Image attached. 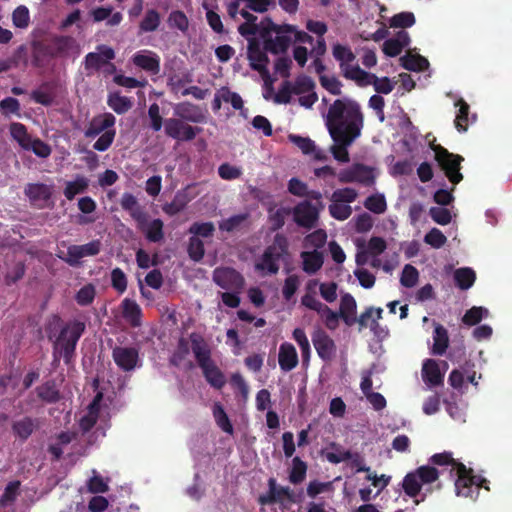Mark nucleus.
<instances>
[{"instance_id": "f257e3e1", "label": "nucleus", "mask_w": 512, "mask_h": 512, "mask_svg": "<svg viewBox=\"0 0 512 512\" xmlns=\"http://www.w3.org/2000/svg\"><path fill=\"white\" fill-rule=\"evenodd\" d=\"M363 122V114L356 101L336 99L330 105L326 115V127L335 142L331 153L337 161L349 162L347 148L360 136Z\"/></svg>"}, {"instance_id": "f03ea898", "label": "nucleus", "mask_w": 512, "mask_h": 512, "mask_svg": "<svg viewBox=\"0 0 512 512\" xmlns=\"http://www.w3.org/2000/svg\"><path fill=\"white\" fill-rule=\"evenodd\" d=\"M429 462L437 466H450V475L454 478L455 491L458 496L473 498L479 494V489L487 480L473 474L471 468L453 458L451 452H442L432 455Z\"/></svg>"}, {"instance_id": "7ed1b4c3", "label": "nucleus", "mask_w": 512, "mask_h": 512, "mask_svg": "<svg viewBox=\"0 0 512 512\" xmlns=\"http://www.w3.org/2000/svg\"><path fill=\"white\" fill-rule=\"evenodd\" d=\"M85 323L74 320L70 321L60 329L53 342V364L58 365L63 358L64 363L69 366L74 361L76 346L85 331Z\"/></svg>"}, {"instance_id": "20e7f679", "label": "nucleus", "mask_w": 512, "mask_h": 512, "mask_svg": "<svg viewBox=\"0 0 512 512\" xmlns=\"http://www.w3.org/2000/svg\"><path fill=\"white\" fill-rule=\"evenodd\" d=\"M262 39L265 51L278 55L285 53L293 42L292 33L295 26L291 24H276L271 18H264Z\"/></svg>"}, {"instance_id": "39448f33", "label": "nucleus", "mask_w": 512, "mask_h": 512, "mask_svg": "<svg viewBox=\"0 0 512 512\" xmlns=\"http://www.w3.org/2000/svg\"><path fill=\"white\" fill-rule=\"evenodd\" d=\"M74 40L70 36H55L48 42L35 41L33 48V65L41 66L45 58H58L68 55Z\"/></svg>"}, {"instance_id": "423d86ee", "label": "nucleus", "mask_w": 512, "mask_h": 512, "mask_svg": "<svg viewBox=\"0 0 512 512\" xmlns=\"http://www.w3.org/2000/svg\"><path fill=\"white\" fill-rule=\"evenodd\" d=\"M429 147L433 150L434 159L448 180L454 185L460 183L463 180L460 170L464 158L459 154L449 152L440 144H436L435 141L431 142Z\"/></svg>"}, {"instance_id": "0eeeda50", "label": "nucleus", "mask_w": 512, "mask_h": 512, "mask_svg": "<svg viewBox=\"0 0 512 512\" xmlns=\"http://www.w3.org/2000/svg\"><path fill=\"white\" fill-rule=\"evenodd\" d=\"M289 243L285 235L277 233L274 236L273 242L269 245L262 257L261 262L256 264V269L267 271L269 274H277L279 271L278 262L280 259L288 254Z\"/></svg>"}, {"instance_id": "6e6552de", "label": "nucleus", "mask_w": 512, "mask_h": 512, "mask_svg": "<svg viewBox=\"0 0 512 512\" xmlns=\"http://www.w3.org/2000/svg\"><path fill=\"white\" fill-rule=\"evenodd\" d=\"M438 478V469L430 465H423L406 474L402 481V488L407 496L415 498L420 494L423 485L431 484Z\"/></svg>"}, {"instance_id": "1a4fd4ad", "label": "nucleus", "mask_w": 512, "mask_h": 512, "mask_svg": "<svg viewBox=\"0 0 512 512\" xmlns=\"http://www.w3.org/2000/svg\"><path fill=\"white\" fill-rule=\"evenodd\" d=\"M213 282L225 291L242 292L245 286L243 275L232 267H217L212 273Z\"/></svg>"}, {"instance_id": "9d476101", "label": "nucleus", "mask_w": 512, "mask_h": 512, "mask_svg": "<svg viewBox=\"0 0 512 512\" xmlns=\"http://www.w3.org/2000/svg\"><path fill=\"white\" fill-rule=\"evenodd\" d=\"M301 304L306 308L317 312L327 329L334 331L339 326L341 318L339 312L333 311L328 305L322 303L313 294L306 293L301 298Z\"/></svg>"}, {"instance_id": "9b49d317", "label": "nucleus", "mask_w": 512, "mask_h": 512, "mask_svg": "<svg viewBox=\"0 0 512 512\" xmlns=\"http://www.w3.org/2000/svg\"><path fill=\"white\" fill-rule=\"evenodd\" d=\"M338 180L341 183H360L371 186L375 182L373 169L361 163L353 164L351 167L342 169L338 173Z\"/></svg>"}, {"instance_id": "f8f14e48", "label": "nucleus", "mask_w": 512, "mask_h": 512, "mask_svg": "<svg viewBox=\"0 0 512 512\" xmlns=\"http://www.w3.org/2000/svg\"><path fill=\"white\" fill-rule=\"evenodd\" d=\"M115 58V51L112 47L100 44L95 52H89L84 58V69L87 75L99 72L109 61Z\"/></svg>"}, {"instance_id": "ddd939ff", "label": "nucleus", "mask_w": 512, "mask_h": 512, "mask_svg": "<svg viewBox=\"0 0 512 512\" xmlns=\"http://www.w3.org/2000/svg\"><path fill=\"white\" fill-rule=\"evenodd\" d=\"M201 131L202 128L185 124L179 118H169L165 121L166 135L176 140L192 141Z\"/></svg>"}, {"instance_id": "4468645a", "label": "nucleus", "mask_w": 512, "mask_h": 512, "mask_svg": "<svg viewBox=\"0 0 512 512\" xmlns=\"http://www.w3.org/2000/svg\"><path fill=\"white\" fill-rule=\"evenodd\" d=\"M102 243L99 239L92 240L83 245H70L64 261L72 267L80 264V259L87 256H96L100 253Z\"/></svg>"}, {"instance_id": "2eb2a0df", "label": "nucleus", "mask_w": 512, "mask_h": 512, "mask_svg": "<svg viewBox=\"0 0 512 512\" xmlns=\"http://www.w3.org/2000/svg\"><path fill=\"white\" fill-rule=\"evenodd\" d=\"M115 364L125 372L134 370L139 361V352L134 347L116 346L112 350Z\"/></svg>"}, {"instance_id": "dca6fc26", "label": "nucleus", "mask_w": 512, "mask_h": 512, "mask_svg": "<svg viewBox=\"0 0 512 512\" xmlns=\"http://www.w3.org/2000/svg\"><path fill=\"white\" fill-rule=\"evenodd\" d=\"M312 342L318 356L323 361H330L335 356L336 344L324 330H315L312 334Z\"/></svg>"}, {"instance_id": "f3484780", "label": "nucleus", "mask_w": 512, "mask_h": 512, "mask_svg": "<svg viewBox=\"0 0 512 512\" xmlns=\"http://www.w3.org/2000/svg\"><path fill=\"white\" fill-rule=\"evenodd\" d=\"M293 216L298 226L311 229L318 220V210L311 202L305 200L294 207Z\"/></svg>"}, {"instance_id": "a211bd4d", "label": "nucleus", "mask_w": 512, "mask_h": 512, "mask_svg": "<svg viewBox=\"0 0 512 512\" xmlns=\"http://www.w3.org/2000/svg\"><path fill=\"white\" fill-rule=\"evenodd\" d=\"M53 187L44 183H28L24 188V194L31 204L44 207L52 197Z\"/></svg>"}, {"instance_id": "6ab92c4d", "label": "nucleus", "mask_w": 512, "mask_h": 512, "mask_svg": "<svg viewBox=\"0 0 512 512\" xmlns=\"http://www.w3.org/2000/svg\"><path fill=\"white\" fill-rule=\"evenodd\" d=\"M116 118L112 113H103L96 115L89 122L84 135L86 138H95L105 131L114 129Z\"/></svg>"}, {"instance_id": "aec40b11", "label": "nucleus", "mask_w": 512, "mask_h": 512, "mask_svg": "<svg viewBox=\"0 0 512 512\" xmlns=\"http://www.w3.org/2000/svg\"><path fill=\"white\" fill-rule=\"evenodd\" d=\"M135 66L142 70L156 75L160 72V57L153 51L141 50L132 57Z\"/></svg>"}, {"instance_id": "412c9836", "label": "nucleus", "mask_w": 512, "mask_h": 512, "mask_svg": "<svg viewBox=\"0 0 512 512\" xmlns=\"http://www.w3.org/2000/svg\"><path fill=\"white\" fill-rule=\"evenodd\" d=\"M174 114L182 121H189L193 123H204L206 116L202 109L191 102H182L174 108Z\"/></svg>"}, {"instance_id": "4be33fe9", "label": "nucleus", "mask_w": 512, "mask_h": 512, "mask_svg": "<svg viewBox=\"0 0 512 512\" xmlns=\"http://www.w3.org/2000/svg\"><path fill=\"white\" fill-rule=\"evenodd\" d=\"M189 340L191 342V349L198 366L202 364L204 365V363L212 360L211 348L201 334L192 332L189 335Z\"/></svg>"}, {"instance_id": "5701e85b", "label": "nucleus", "mask_w": 512, "mask_h": 512, "mask_svg": "<svg viewBox=\"0 0 512 512\" xmlns=\"http://www.w3.org/2000/svg\"><path fill=\"white\" fill-rule=\"evenodd\" d=\"M422 378L429 387L443 385L444 373L440 371L439 364L434 359H426L422 365Z\"/></svg>"}, {"instance_id": "b1692460", "label": "nucleus", "mask_w": 512, "mask_h": 512, "mask_svg": "<svg viewBox=\"0 0 512 512\" xmlns=\"http://www.w3.org/2000/svg\"><path fill=\"white\" fill-rule=\"evenodd\" d=\"M120 205L123 210L130 214L137 224H143L145 220H147V213L143 211L137 198L133 194L128 192L124 193L121 197Z\"/></svg>"}, {"instance_id": "393cba45", "label": "nucleus", "mask_w": 512, "mask_h": 512, "mask_svg": "<svg viewBox=\"0 0 512 512\" xmlns=\"http://www.w3.org/2000/svg\"><path fill=\"white\" fill-rule=\"evenodd\" d=\"M278 362L282 371L288 372L298 365V355L295 347L288 342L280 345Z\"/></svg>"}, {"instance_id": "a878e982", "label": "nucleus", "mask_w": 512, "mask_h": 512, "mask_svg": "<svg viewBox=\"0 0 512 512\" xmlns=\"http://www.w3.org/2000/svg\"><path fill=\"white\" fill-rule=\"evenodd\" d=\"M122 316L131 327L137 328L142 325V310L135 300L125 298L121 302Z\"/></svg>"}, {"instance_id": "bb28decb", "label": "nucleus", "mask_w": 512, "mask_h": 512, "mask_svg": "<svg viewBox=\"0 0 512 512\" xmlns=\"http://www.w3.org/2000/svg\"><path fill=\"white\" fill-rule=\"evenodd\" d=\"M206 381L214 388L221 389L226 384L225 375L213 360L199 365Z\"/></svg>"}, {"instance_id": "cd10ccee", "label": "nucleus", "mask_w": 512, "mask_h": 512, "mask_svg": "<svg viewBox=\"0 0 512 512\" xmlns=\"http://www.w3.org/2000/svg\"><path fill=\"white\" fill-rule=\"evenodd\" d=\"M357 304L354 297L346 293L341 297L339 315L347 326H352L356 323Z\"/></svg>"}, {"instance_id": "c85d7f7f", "label": "nucleus", "mask_w": 512, "mask_h": 512, "mask_svg": "<svg viewBox=\"0 0 512 512\" xmlns=\"http://www.w3.org/2000/svg\"><path fill=\"white\" fill-rule=\"evenodd\" d=\"M138 228L144 233L149 242L158 243L164 239V223L159 218L150 222L147 219L143 224H138Z\"/></svg>"}, {"instance_id": "c756f323", "label": "nucleus", "mask_w": 512, "mask_h": 512, "mask_svg": "<svg viewBox=\"0 0 512 512\" xmlns=\"http://www.w3.org/2000/svg\"><path fill=\"white\" fill-rule=\"evenodd\" d=\"M448 346L449 335L447 329L439 323H434L433 345L431 353L433 355L442 356L446 353Z\"/></svg>"}, {"instance_id": "7c9ffc66", "label": "nucleus", "mask_w": 512, "mask_h": 512, "mask_svg": "<svg viewBox=\"0 0 512 512\" xmlns=\"http://www.w3.org/2000/svg\"><path fill=\"white\" fill-rule=\"evenodd\" d=\"M37 428V420L25 416L12 424V431L22 442L26 441Z\"/></svg>"}, {"instance_id": "2f4dec72", "label": "nucleus", "mask_w": 512, "mask_h": 512, "mask_svg": "<svg viewBox=\"0 0 512 512\" xmlns=\"http://www.w3.org/2000/svg\"><path fill=\"white\" fill-rule=\"evenodd\" d=\"M301 258L303 271L310 275L320 270L324 262L323 254L316 249L311 252H302Z\"/></svg>"}, {"instance_id": "473e14b6", "label": "nucleus", "mask_w": 512, "mask_h": 512, "mask_svg": "<svg viewBox=\"0 0 512 512\" xmlns=\"http://www.w3.org/2000/svg\"><path fill=\"white\" fill-rule=\"evenodd\" d=\"M341 71L346 79L355 81L358 86L370 85L371 73L361 69L358 65H342Z\"/></svg>"}, {"instance_id": "72a5a7b5", "label": "nucleus", "mask_w": 512, "mask_h": 512, "mask_svg": "<svg viewBox=\"0 0 512 512\" xmlns=\"http://www.w3.org/2000/svg\"><path fill=\"white\" fill-rule=\"evenodd\" d=\"M89 187V179L82 175H77L73 181H68L63 194L67 200L71 201L76 195L84 193Z\"/></svg>"}, {"instance_id": "f704fd0d", "label": "nucleus", "mask_w": 512, "mask_h": 512, "mask_svg": "<svg viewBox=\"0 0 512 512\" xmlns=\"http://www.w3.org/2000/svg\"><path fill=\"white\" fill-rule=\"evenodd\" d=\"M401 66L408 70V71H415L420 72L425 70L429 63L426 58L419 54H410L407 53L406 55L402 56L400 58Z\"/></svg>"}, {"instance_id": "c9c22d12", "label": "nucleus", "mask_w": 512, "mask_h": 512, "mask_svg": "<svg viewBox=\"0 0 512 512\" xmlns=\"http://www.w3.org/2000/svg\"><path fill=\"white\" fill-rule=\"evenodd\" d=\"M455 284L461 290H467L473 286L476 280V273L469 267L458 268L454 272Z\"/></svg>"}, {"instance_id": "e433bc0d", "label": "nucleus", "mask_w": 512, "mask_h": 512, "mask_svg": "<svg viewBox=\"0 0 512 512\" xmlns=\"http://www.w3.org/2000/svg\"><path fill=\"white\" fill-rule=\"evenodd\" d=\"M160 23V13L155 9H148L139 23V31L140 33L154 32L159 28Z\"/></svg>"}, {"instance_id": "4c0bfd02", "label": "nucleus", "mask_w": 512, "mask_h": 512, "mask_svg": "<svg viewBox=\"0 0 512 512\" xmlns=\"http://www.w3.org/2000/svg\"><path fill=\"white\" fill-rule=\"evenodd\" d=\"M190 353V347H189V341L181 337L178 340L176 349L172 353L169 363L174 367H181L184 363V361L187 359L188 355Z\"/></svg>"}, {"instance_id": "58836bf2", "label": "nucleus", "mask_w": 512, "mask_h": 512, "mask_svg": "<svg viewBox=\"0 0 512 512\" xmlns=\"http://www.w3.org/2000/svg\"><path fill=\"white\" fill-rule=\"evenodd\" d=\"M107 104L119 115L126 113L133 105L132 101L128 97L121 96L118 92L109 94Z\"/></svg>"}, {"instance_id": "ea45409f", "label": "nucleus", "mask_w": 512, "mask_h": 512, "mask_svg": "<svg viewBox=\"0 0 512 512\" xmlns=\"http://www.w3.org/2000/svg\"><path fill=\"white\" fill-rule=\"evenodd\" d=\"M37 396L44 402L56 403L60 400V392L54 381H46L36 388Z\"/></svg>"}, {"instance_id": "a19ab883", "label": "nucleus", "mask_w": 512, "mask_h": 512, "mask_svg": "<svg viewBox=\"0 0 512 512\" xmlns=\"http://www.w3.org/2000/svg\"><path fill=\"white\" fill-rule=\"evenodd\" d=\"M9 130L11 137L21 146V148L28 149V144L32 137L28 133L26 126L19 122H13L10 124Z\"/></svg>"}, {"instance_id": "79ce46f5", "label": "nucleus", "mask_w": 512, "mask_h": 512, "mask_svg": "<svg viewBox=\"0 0 512 512\" xmlns=\"http://www.w3.org/2000/svg\"><path fill=\"white\" fill-rule=\"evenodd\" d=\"M267 51L263 48V51L253 53L248 55V59L250 61V66L253 70L259 72L262 77H268L269 71L267 69V65L269 63V58L266 54Z\"/></svg>"}, {"instance_id": "37998d69", "label": "nucleus", "mask_w": 512, "mask_h": 512, "mask_svg": "<svg viewBox=\"0 0 512 512\" xmlns=\"http://www.w3.org/2000/svg\"><path fill=\"white\" fill-rule=\"evenodd\" d=\"M455 105L459 107L458 113L454 121L455 127L459 132H465L469 124L470 107L468 103L462 98L459 99L455 103Z\"/></svg>"}, {"instance_id": "c03bdc74", "label": "nucleus", "mask_w": 512, "mask_h": 512, "mask_svg": "<svg viewBox=\"0 0 512 512\" xmlns=\"http://www.w3.org/2000/svg\"><path fill=\"white\" fill-rule=\"evenodd\" d=\"M213 417L215 419L216 424L226 433L233 434V425L230 422V419L225 412L221 403L216 402L213 405Z\"/></svg>"}, {"instance_id": "a18cd8bd", "label": "nucleus", "mask_w": 512, "mask_h": 512, "mask_svg": "<svg viewBox=\"0 0 512 512\" xmlns=\"http://www.w3.org/2000/svg\"><path fill=\"white\" fill-rule=\"evenodd\" d=\"M489 314L487 308L481 306H473L468 309L462 317V322L467 326H474L481 322L483 318H486Z\"/></svg>"}, {"instance_id": "49530a36", "label": "nucleus", "mask_w": 512, "mask_h": 512, "mask_svg": "<svg viewBox=\"0 0 512 512\" xmlns=\"http://www.w3.org/2000/svg\"><path fill=\"white\" fill-rule=\"evenodd\" d=\"M415 16L412 12H400L393 15L389 20L391 28H409L415 24Z\"/></svg>"}, {"instance_id": "de8ad7c7", "label": "nucleus", "mask_w": 512, "mask_h": 512, "mask_svg": "<svg viewBox=\"0 0 512 512\" xmlns=\"http://www.w3.org/2000/svg\"><path fill=\"white\" fill-rule=\"evenodd\" d=\"M307 464L299 457H294L292 460V469L289 474V480L293 484L301 483L306 476Z\"/></svg>"}, {"instance_id": "09e8293b", "label": "nucleus", "mask_w": 512, "mask_h": 512, "mask_svg": "<svg viewBox=\"0 0 512 512\" xmlns=\"http://www.w3.org/2000/svg\"><path fill=\"white\" fill-rule=\"evenodd\" d=\"M334 58L340 62V68L342 65H348L355 60V55L352 50L344 45L335 44L332 49Z\"/></svg>"}, {"instance_id": "8fccbe9b", "label": "nucleus", "mask_w": 512, "mask_h": 512, "mask_svg": "<svg viewBox=\"0 0 512 512\" xmlns=\"http://www.w3.org/2000/svg\"><path fill=\"white\" fill-rule=\"evenodd\" d=\"M187 252L191 260L195 262L201 261L205 254L203 241L199 237H190Z\"/></svg>"}, {"instance_id": "3c124183", "label": "nucleus", "mask_w": 512, "mask_h": 512, "mask_svg": "<svg viewBox=\"0 0 512 512\" xmlns=\"http://www.w3.org/2000/svg\"><path fill=\"white\" fill-rule=\"evenodd\" d=\"M315 88V82L307 75H300L295 79L292 84V91L295 95H302L304 93L312 92Z\"/></svg>"}, {"instance_id": "603ef678", "label": "nucleus", "mask_w": 512, "mask_h": 512, "mask_svg": "<svg viewBox=\"0 0 512 512\" xmlns=\"http://www.w3.org/2000/svg\"><path fill=\"white\" fill-rule=\"evenodd\" d=\"M419 279L418 270L411 264H406L402 270L400 283L406 288L414 287Z\"/></svg>"}, {"instance_id": "864d4df0", "label": "nucleus", "mask_w": 512, "mask_h": 512, "mask_svg": "<svg viewBox=\"0 0 512 512\" xmlns=\"http://www.w3.org/2000/svg\"><path fill=\"white\" fill-rule=\"evenodd\" d=\"M364 206L375 214L384 213L387 208L385 197L381 194H375L367 197L364 202Z\"/></svg>"}, {"instance_id": "5fc2aeb1", "label": "nucleus", "mask_w": 512, "mask_h": 512, "mask_svg": "<svg viewBox=\"0 0 512 512\" xmlns=\"http://www.w3.org/2000/svg\"><path fill=\"white\" fill-rule=\"evenodd\" d=\"M358 193L354 188L345 187L342 189L335 190L331 195L332 202H340L344 204H349L354 202L357 199Z\"/></svg>"}, {"instance_id": "6e6d98bb", "label": "nucleus", "mask_w": 512, "mask_h": 512, "mask_svg": "<svg viewBox=\"0 0 512 512\" xmlns=\"http://www.w3.org/2000/svg\"><path fill=\"white\" fill-rule=\"evenodd\" d=\"M248 214H237L227 219L222 220L219 223V229L221 231L233 232L238 230L240 226L247 220Z\"/></svg>"}, {"instance_id": "4d7b16f0", "label": "nucleus", "mask_w": 512, "mask_h": 512, "mask_svg": "<svg viewBox=\"0 0 512 512\" xmlns=\"http://www.w3.org/2000/svg\"><path fill=\"white\" fill-rule=\"evenodd\" d=\"M293 338L300 347L303 361H308L310 357V343L302 328H295L293 331Z\"/></svg>"}, {"instance_id": "13d9d810", "label": "nucleus", "mask_w": 512, "mask_h": 512, "mask_svg": "<svg viewBox=\"0 0 512 512\" xmlns=\"http://www.w3.org/2000/svg\"><path fill=\"white\" fill-rule=\"evenodd\" d=\"M329 213L334 219L344 221L351 216L352 208L350 205L344 203L332 202L329 205Z\"/></svg>"}, {"instance_id": "bf43d9fd", "label": "nucleus", "mask_w": 512, "mask_h": 512, "mask_svg": "<svg viewBox=\"0 0 512 512\" xmlns=\"http://www.w3.org/2000/svg\"><path fill=\"white\" fill-rule=\"evenodd\" d=\"M127 276L119 267L111 271V285L119 293L122 294L127 289Z\"/></svg>"}, {"instance_id": "052dcab7", "label": "nucleus", "mask_w": 512, "mask_h": 512, "mask_svg": "<svg viewBox=\"0 0 512 512\" xmlns=\"http://www.w3.org/2000/svg\"><path fill=\"white\" fill-rule=\"evenodd\" d=\"M369 82L377 93L389 94L394 89V83L388 77L379 78L375 74H371Z\"/></svg>"}, {"instance_id": "680f3d73", "label": "nucleus", "mask_w": 512, "mask_h": 512, "mask_svg": "<svg viewBox=\"0 0 512 512\" xmlns=\"http://www.w3.org/2000/svg\"><path fill=\"white\" fill-rule=\"evenodd\" d=\"M214 231H215V226L212 222H203V223L194 222L189 228L190 234H193V236H195V237L200 236L203 238H208V237L213 236Z\"/></svg>"}, {"instance_id": "e2e57ef3", "label": "nucleus", "mask_w": 512, "mask_h": 512, "mask_svg": "<svg viewBox=\"0 0 512 512\" xmlns=\"http://www.w3.org/2000/svg\"><path fill=\"white\" fill-rule=\"evenodd\" d=\"M115 136H116L115 129H110V130L105 131L103 134H100V137L93 144L94 150L99 151V152L107 151L111 147V145L115 139Z\"/></svg>"}, {"instance_id": "0e129e2a", "label": "nucleus", "mask_w": 512, "mask_h": 512, "mask_svg": "<svg viewBox=\"0 0 512 512\" xmlns=\"http://www.w3.org/2000/svg\"><path fill=\"white\" fill-rule=\"evenodd\" d=\"M95 294V287L92 284H87L76 293L75 300L80 306H87L93 302Z\"/></svg>"}, {"instance_id": "69168bd1", "label": "nucleus", "mask_w": 512, "mask_h": 512, "mask_svg": "<svg viewBox=\"0 0 512 512\" xmlns=\"http://www.w3.org/2000/svg\"><path fill=\"white\" fill-rule=\"evenodd\" d=\"M63 326V320L59 315L54 314L51 317H49L45 324V332L47 334L48 339L50 341H53L57 337L60 329Z\"/></svg>"}, {"instance_id": "338daca9", "label": "nucleus", "mask_w": 512, "mask_h": 512, "mask_svg": "<svg viewBox=\"0 0 512 512\" xmlns=\"http://www.w3.org/2000/svg\"><path fill=\"white\" fill-rule=\"evenodd\" d=\"M27 150H32L33 153L40 158H47L52 152L51 147L39 138H32L28 144Z\"/></svg>"}, {"instance_id": "774afa93", "label": "nucleus", "mask_w": 512, "mask_h": 512, "mask_svg": "<svg viewBox=\"0 0 512 512\" xmlns=\"http://www.w3.org/2000/svg\"><path fill=\"white\" fill-rule=\"evenodd\" d=\"M13 24L17 28H26L29 25L30 15L26 6H18L12 14Z\"/></svg>"}]
</instances>
